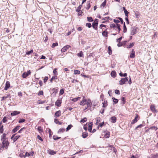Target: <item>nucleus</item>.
<instances>
[{"label":"nucleus","mask_w":158,"mask_h":158,"mask_svg":"<svg viewBox=\"0 0 158 158\" xmlns=\"http://www.w3.org/2000/svg\"><path fill=\"white\" fill-rule=\"evenodd\" d=\"M33 52V49L31 50L30 51H27L26 52V54L27 55H30Z\"/></svg>","instance_id":"35"},{"label":"nucleus","mask_w":158,"mask_h":158,"mask_svg":"<svg viewBox=\"0 0 158 158\" xmlns=\"http://www.w3.org/2000/svg\"><path fill=\"white\" fill-rule=\"evenodd\" d=\"M77 55L78 57H84L83 52L82 51H81L80 53H78L77 54Z\"/></svg>","instance_id":"24"},{"label":"nucleus","mask_w":158,"mask_h":158,"mask_svg":"<svg viewBox=\"0 0 158 158\" xmlns=\"http://www.w3.org/2000/svg\"><path fill=\"white\" fill-rule=\"evenodd\" d=\"M31 72L30 70L28 71L27 72H25L23 74V77L24 78H26L29 75Z\"/></svg>","instance_id":"7"},{"label":"nucleus","mask_w":158,"mask_h":158,"mask_svg":"<svg viewBox=\"0 0 158 158\" xmlns=\"http://www.w3.org/2000/svg\"><path fill=\"white\" fill-rule=\"evenodd\" d=\"M2 121L4 123H5L6 122V121H7L6 118V117H4L2 119Z\"/></svg>","instance_id":"56"},{"label":"nucleus","mask_w":158,"mask_h":158,"mask_svg":"<svg viewBox=\"0 0 158 158\" xmlns=\"http://www.w3.org/2000/svg\"><path fill=\"white\" fill-rule=\"evenodd\" d=\"M10 85L9 82L8 81H7L5 84L4 89L5 90H7L10 87Z\"/></svg>","instance_id":"10"},{"label":"nucleus","mask_w":158,"mask_h":158,"mask_svg":"<svg viewBox=\"0 0 158 158\" xmlns=\"http://www.w3.org/2000/svg\"><path fill=\"white\" fill-rule=\"evenodd\" d=\"M87 20L89 22H92L93 21L92 18L90 17H87Z\"/></svg>","instance_id":"38"},{"label":"nucleus","mask_w":158,"mask_h":158,"mask_svg":"<svg viewBox=\"0 0 158 158\" xmlns=\"http://www.w3.org/2000/svg\"><path fill=\"white\" fill-rule=\"evenodd\" d=\"M110 27H113V28L116 27V25L114 24H111L110 25Z\"/></svg>","instance_id":"57"},{"label":"nucleus","mask_w":158,"mask_h":158,"mask_svg":"<svg viewBox=\"0 0 158 158\" xmlns=\"http://www.w3.org/2000/svg\"><path fill=\"white\" fill-rule=\"evenodd\" d=\"M74 73L75 74H79L80 72L79 70H76L74 71Z\"/></svg>","instance_id":"42"},{"label":"nucleus","mask_w":158,"mask_h":158,"mask_svg":"<svg viewBox=\"0 0 158 158\" xmlns=\"http://www.w3.org/2000/svg\"><path fill=\"white\" fill-rule=\"evenodd\" d=\"M6 134L5 133L3 134L2 136V139L1 141H7L6 139Z\"/></svg>","instance_id":"26"},{"label":"nucleus","mask_w":158,"mask_h":158,"mask_svg":"<svg viewBox=\"0 0 158 158\" xmlns=\"http://www.w3.org/2000/svg\"><path fill=\"white\" fill-rule=\"evenodd\" d=\"M82 135L83 138H85L88 135V134L87 133L83 132Z\"/></svg>","instance_id":"30"},{"label":"nucleus","mask_w":158,"mask_h":158,"mask_svg":"<svg viewBox=\"0 0 158 158\" xmlns=\"http://www.w3.org/2000/svg\"><path fill=\"white\" fill-rule=\"evenodd\" d=\"M111 75L113 77H115L116 76V73L115 71H112L111 73Z\"/></svg>","instance_id":"23"},{"label":"nucleus","mask_w":158,"mask_h":158,"mask_svg":"<svg viewBox=\"0 0 158 158\" xmlns=\"http://www.w3.org/2000/svg\"><path fill=\"white\" fill-rule=\"evenodd\" d=\"M87 120V119L86 118H84L83 119L81 120L80 122L81 123H84L86 122Z\"/></svg>","instance_id":"43"},{"label":"nucleus","mask_w":158,"mask_h":158,"mask_svg":"<svg viewBox=\"0 0 158 158\" xmlns=\"http://www.w3.org/2000/svg\"><path fill=\"white\" fill-rule=\"evenodd\" d=\"M48 77H45L44 80V82H46L47 80H48Z\"/></svg>","instance_id":"55"},{"label":"nucleus","mask_w":158,"mask_h":158,"mask_svg":"<svg viewBox=\"0 0 158 158\" xmlns=\"http://www.w3.org/2000/svg\"><path fill=\"white\" fill-rule=\"evenodd\" d=\"M138 29L137 28H135L134 27L132 28L131 29V35H133L135 34L136 33V29Z\"/></svg>","instance_id":"6"},{"label":"nucleus","mask_w":158,"mask_h":158,"mask_svg":"<svg viewBox=\"0 0 158 158\" xmlns=\"http://www.w3.org/2000/svg\"><path fill=\"white\" fill-rule=\"evenodd\" d=\"M86 26L88 27L89 28H90L91 27V24L90 23H86Z\"/></svg>","instance_id":"47"},{"label":"nucleus","mask_w":158,"mask_h":158,"mask_svg":"<svg viewBox=\"0 0 158 158\" xmlns=\"http://www.w3.org/2000/svg\"><path fill=\"white\" fill-rule=\"evenodd\" d=\"M127 42V41H125L122 42L121 43L120 42H119V43L118 44L117 46L119 47L121 46H124V45H123V43H124V44H126V43Z\"/></svg>","instance_id":"21"},{"label":"nucleus","mask_w":158,"mask_h":158,"mask_svg":"<svg viewBox=\"0 0 158 158\" xmlns=\"http://www.w3.org/2000/svg\"><path fill=\"white\" fill-rule=\"evenodd\" d=\"M90 104H92L91 100L89 99H84L80 103V104L82 106H84L86 104L87 105H88V106H90Z\"/></svg>","instance_id":"2"},{"label":"nucleus","mask_w":158,"mask_h":158,"mask_svg":"<svg viewBox=\"0 0 158 158\" xmlns=\"http://www.w3.org/2000/svg\"><path fill=\"white\" fill-rule=\"evenodd\" d=\"M92 123H90L89 124L88 131L89 132H91L92 131Z\"/></svg>","instance_id":"16"},{"label":"nucleus","mask_w":158,"mask_h":158,"mask_svg":"<svg viewBox=\"0 0 158 158\" xmlns=\"http://www.w3.org/2000/svg\"><path fill=\"white\" fill-rule=\"evenodd\" d=\"M61 101L60 100H57L56 102V105L58 106H61Z\"/></svg>","instance_id":"19"},{"label":"nucleus","mask_w":158,"mask_h":158,"mask_svg":"<svg viewBox=\"0 0 158 158\" xmlns=\"http://www.w3.org/2000/svg\"><path fill=\"white\" fill-rule=\"evenodd\" d=\"M20 126H17L15 127L12 130V133H14L17 131L20 128Z\"/></svg>","instance_id":"14"},{"label":"nucleus","mask_w":158,"mask_h":158,"mask_svg":"<svg viewBox=\"0 0 158 158\" xmlns=\"http://www.w3.org/2000/svg\"><path fill=\"white\" fill-rule=\"evenodd\" d=\"M134 44L135 42H133L131 44H130L129 46H127V48H131L134 46Z\"/></svg>","instance_id":"29"},{"label":"nucleus","mask_w":158,"mask_h":158,"mask_svg":"<svg viewBox=\"0 0 158 158\" xmlns=\"http://www.w3.org/2000/svg\"><path fill=\"white\" fill-rule=\"evenodd\" d=\"M81 98L80 97H78L77 98H74L72 99V101L74 102H76L79 99Z\"/></svg>","instance_id":"40"},{"label":"nucleus","mask_w":158,"mask_h":158,"mask_svg":"<svg viewBox=\"0 0 158 158\" xmlns=\"http://www.w3.org/2000/svg\"><path fill=\"white\" fill-rule=\"evenodd\" d=\"M97 19H96V20L92 23V26L94 28L96 29L97 28V26L98 25V21Z\"/></svg>","instance_id":"8"},{"label":"nucleus","mask_w":158,"mask_h":158,"mask_svg":"<svg viewBox=\"0 0 158 158\" xmlns=\"http://www.w3.org/2000/svg\"><path fill=\"white\" fill-rule=\"evenodd\" d=\"M110 121L112 123H115L116 121V118L114 116L110 118Z\"/></svg>","instance_id":"15"},{"label":"nucleus","mask_w":158,"mask_h":158,"mask_svg":"<svg viewBox=\"0 0 158 158\" xmlns=\"http://www.w3.org/2000/svg\"><path fill=\"white\" fill-rule=\"evenodd\" d=\"M114 22L117 23V24H118V23H119L120 22V21L118 20H117V19H114Z\"/></svg>","instance_id":"60"},{"label":"nucleus","mask_w":158,"mask_h":158,"mask_svg":"<svg viewBox=\"0 0 158 158\" xmlns=\"http://www.w3.org/2000/svg\"><path fill=\"white\" fill-rule=\"evenodd\" d=\"M34 154V152H31L30 153H29L27 152H26L25 153V155L23 156L24 157H26L27 156H33Z\"/></svg>","instance_id":"9"},{"label":"nucleus","mask_w":158,"mask_h":158,"mask_svg":"<svg viewBox=\"0 0 158 158\" xmlns=\"http://www.w3.org/2000/svg\"><path fill=\"white\" fill-rule=\"evenodd\" d=\"M122 38V37H121L118 39H117V41L118 42H120V41L121 40Z\"/></svg>","instance_id":"61"},{"label":"nucleus","mask_w":158,"mask_h":158,"mask_svg":"<svg viewBox=\"0 0 158 158\" xmlns=\"http://www.w3.org/2000/svg\"><path fill=\"white\" fill-rule=\"evenodd\" d=\"M70 47V46L69 45H67L64 46V47H63L61 49V52H64L67 51V49H68Z\"/></svg>","instance_id":"5"},{"label":"nucleus","mask_w":158,"mask_h":158,"mask_svg":"<svg viewBox=\"0 0 158 158\" xmlns=\"http://www.w3.org/2000/svg\"><path fill=\"white\" fill-rule=\"evenodd\" d=\"M37 129L39 131H42V128L40 126L38 127Z\"/></svg>","instance_id":"63"},{"label":"nucleus","mask_w":158,"mask_h":158,"mask_svg":"<svg viewBox=\"0 0 158 158\" xmlns=\"http://www.w3.org/2000/svg\"><path fill=\"white\" fill-rule=\"evenodd\" d=\"M135 57V52L134 49H132L131 51V53H130V57L131 58H134Z\"/></svg>","instance_id":"11"},{"label":"nucleus","mask_w":158,"mask_h":158,"mask_svg":"<svg viewBox=\"0 0 158 158\" xmlns=\"http://www.w3.org/2000/svg\"><path fill=\"white\" fill-rule=\"evenodd\" d=\"M60 138V137H57L55 136H53V139L55 140H57Z\"/></svg>","instance_id":"49"},{"label":"nucleus","mask_w":158,"mask_h":158,"mask_svg":"<svg viewBox=\"0 0 158 158\" xmlns=\"http://www.w3.org/2000/svg\"><path fill=\"white\" fill-rule=\"evenodd\" d=\"M112 99L113 100V101L115 104H116L118 103V100L117 99L115 98H112Z\"/></svg>","instance_id":"34"},{"label":"nucleus","mask_w":158,"mask_h":158,"mask_svg":"<svg viewBox=\"0 0 158 158\" xmlns=\"http://www.w3.org/2000/svg\"><path fill=\"white\" fill-rule=\"evenodd\" d=\"M44 93L43 91H39L38 93V95H43Z\"/></svg>","instance_id":"53"},{"label":"nucleus","mask_w":158,"mask_h":158,"mask_svg":"<svg viewBox=\"0 0 158 158\" xmlns=\"http://www.w3.org/2000/svg\"><path fill=\"white\" fill-rule=\"evenodd\" d=\"M52 79L53 80L56 79L57 78V77L55 75L52 77Z\"/></svg>","instance_id":"64"},{"label":"nucleus","mask_w":158,"mask_h":158,"mask_svg":"<svg viewBox=\"0 0 158 158\" xmlns=\"http://www.w3.org/2000/svg\"><path fill=\"white\" fill-rule=\"evenodd\" d=\"M108 32L107 31H106V30H105L104 31L102 32V35L104 36H106V37H107L108 36Z\"/></svg>","instance_id":"20"},{"label":"nucleus","mask_w":158,"mask_h":158,"mask_svg":"<svg viewBox=\"0 0 158 158\" xmlns=\"http://www.w3.org/2000/svg\"><path fill=\"white\" fill-rule=\"evenodd\" d=\"M108 53L110 55L112 53V51L111 50V48L110 46H109L108 47Z\"/></svg>","instance_id":"31"},{"label":"nucleus","mask_w":158,"mask_h":158,"mask_svg":"<svg viewBox=\"0 0 158 158\" xmlns=\"http://www.w3.org/2000/svg\"><path fill=\"white\" fill-rule=\"evenodd\" d=\"M138 115H136L135 117V118L132 120L131 123L132 124H133L136 123L137 121V118H138Z\"/></svg>","instance_id":"17"},{"label":"nucleus","mask_w":158,"mask_h":158,"mask_svg":"<svg viewBox=\"0 0 158 158\" xmlns=\"http://www.w3.org/2000/svg\"><path fill=\"white\" fill-rule=\"evenodd\" d=\"M115 93L116 94H120V92L119 90L116 89L115 91Z\"/></svg>","instance_id":"59"},{"label":"nucleus","mask_w":158,"mask_h":158,"mask_svg":"<svg viewBox=\"0 0 158 158\" xmlns=\"http://www.w3.org/2000/svg\"><path fill=\"white\" fill-rule=\"evenodd\" d=\"M106 25L102 24L100 25L99 27L101 29H102L103 27H106Z\"/></svg>","instance_id":"62"},{"label":"nucleus","mask_w":158,"mask_h":158,"mask_svg":"<svg viewBox=\"0 0 158 158\" xmlns=\"http://www.w3.org/2000/svg\"><path fill=\"white\" fill-rule=\"evenodd\" d=\"M61 114V111L60 110H59L56 111L55 114V118H57V117H59Z\"/></svg>","instance_id":"13"},{"label":"nucleus","mask_w":158,"mask_h":158,"mask_svg":"<svg viewBox=\"0 0 158 158\" xmlns=\"http://www.w3.org/2000/svg\"><path fill=\"white\" fill-rule=\"evenodd\" d=\"M150 129L152 130H154L155 131L157 129V127L155 126H153L151 127L150 128Z\"/></svg>","instance_id":"44"},{"label":"nucleus","mask_w":158,"mask_h":158,"mask_svg":"<svg viewBox=\"0 0 158 158\" xmlns=\"http://www.w3.org/2000/svg\"><path fill=\"white\" fill-rule=\"evenodd\" d=\"M121 100L122 101H123V104H124L125 102V98L123 97H122L121 98Z\"/></svg>","instance_id":"54"},{"label":"nucleus","mask_w":158,"mask_h":158,"mask_svg":"<svg viewBox=\"0 0 158 158\" xmlns=\"http://www.w3.org/2000/svg\"><path fill=\"white\" fill-rule=\"evenodd\" d=\"M103 107H105L107 106V102L106 101H104L103 102H102Z\"/></svg>","instance_id":"33"},{"label":"nucleus","mask_w":158,"mask_h":158,"mask_svg":"<svg viewBox=\"0 0 158 158\" xmlns=\"http://www.w3.org/2000/svg\"><path fill=\"white\" fill-rule=\"evenodd\" d=\"M117 26L118 29V32L119 33L121 30V29L120 28V25L118 24H117Z\"/></svg>","instance_id":"50"},{"label":"nucleus","mask_w":158,"mask_h":158,"mask_svg":"<svg viewBox=\"0 0 158 158\" xmlns=\"http://www.w3.org/2000/svg\"><path fill=\"white\" fill-rule=\"evenodd\" d=\"M10 95H7L6 96H4L2 98V99H1V101L4 100L6 99V98L8 97V96H9Z\"/></svg>","instance_id":"45"},{"label":"nucleus","mask_w":158,"mask_h":158,"mask_svg":"<svg viewBox=\"0 0 158 158\" xmlns=\"http://www.w3.org/2000/svg\"><path fill=\"white\" fill-rule=\"evenodd\" d=\"M128 81V78L127 77L122 78L119 81V84L121 85H122L124 84L126 82H127Z\"/></svg>","instance_id":"3"},{"label":"nucleus","mask_w":158,"mask_h":158,"mask_svg":"<svg viewBox=\"0 0 158 158\" xmlns=\"http://www.w3.org/2000/svg\"><path fill=\"white\" fill-rule=\"evenodd\" d=\"M49 153L52 155H54L56 154V152L52 150H50L49 151Z\"/></svg>","instance_id":"27"},{"label":"nucleus","mask_w":158,"mask_h":158,"mask_svg":"<svg viewBox=\"0 0 158 158\" xmlns=\"http://www.w3.org/2000/svg\"><path fill=\"white\" fill-rule=\"evenodd\" d=\"M20 113V112L18 111H14L11 113V116H15L19 114Z\"/></svg>","instance_id":"12"},{"label":"nucleus","mask_w":158,"mask_h":158,"mask_svg":"<svg viewBox=\"0 0 158 158\" xmlns=\"http://www.w3.org/2000/svg\"><path fill=\"white\" fill-rule=\"evenodd\" d=\"M37 139L40 140V141H43L41 137L39 135H38L37 136Z\"/></svg>","instance_id":"58"},{"label":"nucleus","mask_w":158,"mask_h":158,"mask_svg":"<svg viewBox=\"0 0 158 158\" xmlns=\"http://www.w3.org/2000/svg\"><path fill=\"white\" fill-rule=\"evenodd\" d=\"M110 132L108 131H107L106 132L105 134L104 135V137L105 138H108L110 137Z\"/></svg>","instance_id":"25"},{"label":"nucleus","mask_w":158,"mask_h":158,"mask_svg":"<svg viewBox=\"0 0 158 158\" xmlns=\"http://www.w3.org/2000/svg\"><path fill=\"white\" fill-rule=\"evenodd\" d=\"M72 127V125L71 124L69 125L66 128V131H68L69 130H70Z\"/></svg>","instance_id":"36"},{"label":"nucleus","mask_w":158,"mask_h":158,"mask_svg":"<svg viewBox=\"0 0 158 158\" xmlns=\"http://www.w3.org/2000/svg\"><path fill=\"white\" fill-rule=\"evenodd\" d=\"M58 45V44L57 43H54L52 44V45L51 47L52 48H53L55 47H56V46H57Z\"/></svg>","instance_id":"46"},{"label":"nucleus","mask_w":158,"mask_h":158,"mask_svg":"<svg viewBox=\"0 0 158 158\" xmlns=\"http://www.w3.org/2000/svg\"><path fill=\"white\" fill-rule=\"evenodd\" d=\"M82 7V5H81L79 6L76 9V11L78 12H79L80 11H81V10H80L81 9V8Z\"/></svg>","instance_id":"32"},{"label":"nucleus","mask_w":158,"mask_h":158,"mask_svg":"<svg viewBox=\"0 0 158 158\" xmlns=\"http://www.w3.org/2000/svg\"><path fill=\"white\" fill-rule=\"evenodd\" d=\"M53 73H54V75L56 76L57 75V72L56 71V69H54L53 70Z\"/></svg>","instance_id":"41"},{"label":"nucleus","mask_w":158,"mask_h":158,"mask_svg":"<svg viewBox=\"0 0 158 158\" xmlns=\"http://www.w3.org/2000/svg\"><path fill=\"white\" fill-rule=\"evenodd\" d=\"M3 126L2 125V123H0V132L1 133L3 132Z\"/></svg>","instance_id":"28"},{"label":"nucleus","mask_w":158,"mask_h":158,"mask_svg":"<svg viewBox=\"0 0 158 158\" xmlns=\"http://www.w3.org/2000/svg\"><path fill=\"white\" fill-rule=\"evenodd\" d=\"M123 10L124 11V12L125 14L126 17H128V14L129 13V12L126 9L125 7H123Z\"/></svg>","instance_id":"18"},{"label":"nucleus","mask_w":158,"mask_h":158,"mask_svg":"<svg viewBox=\"0 0 158 158\" xmlns=\"http://www.w3.org/2000/svg\"><path fill=\"white\" fill-rule=\"evenodd\" d=\"M150 109L154 113H156L158 112L157 110L156 109L154 105H151L150 106Z\"/></svg>","instance_id":"4"},{"label":"nucleus","mask_w":158,"mask_h":158,"mask_svg":"<svg viewBox=\"0 0 158 158\" xmlns=\"http://www.w3.org/2000/svg\"><path fill=\"white\" fill-rule=\"evenodd\" d=\"M20 135H17L15 136L13 140L14 142H15L16 141L17 139L20 137Z\"/></svg>","instance_id":"39"},{"label":"nucleus","mask_w":158,"mask_h":158,"mask_svg":"<svg viewBox=\"0 0 158 158\" xmlns=\"http://www.w3.org/2000/svg\"><path fill=\"white\" fill-rule=\"evenodd\" d=\"M65 129L64 128H60L58 131V133L60 134L65 131Z\"/></svg>","instance_id":"22"},{"label":"nucleus","mask_w":158,"mask_h":158,"mask_svg":"<svg viewBox=\"0 0 158 158\" xmlns=\"http://www.w3.org/2000/svg\"><path fill=\"white\" fill-rule=\"evenodd\" d=\"M106 4V2L105 1H104L101 5V6H103L104 7Z\"/></svg>","instance_id":"51"},{"label":"nucleus","mask_w":158,"mask_h":158,"mask_svg":"<svg viewBox=\"0 0 158 158\" xmlns=\"http://www.w3.org/2000/svg\"><path fill=\"white\" fill-rule=\"evenodd\" d=\"M2 143L0 144V150H2L4 148L6 149H7L9 145V142L8 141H2Z\"/></svg>","instance_id":"1"},{"label":"nucleus","mask_w":158,"mask_h":158,"mask_svg":"<svg viewBox=\"0 0 158 158\" xmlns=\"http://www.w3.org/2000/svg\"><path fill=\"white\" fill-rule=\"evenodd\" d=\"M127 28L126 26L125 25V22L124 23V26H123V32L125 33L127 31Z\"/></svg>","instance_id":"37"},{"label":"nucleus","mask_w":158,"mask_h":158,"mask_svg":"<svg viewBox=\"0 0 158 158\" xmlns=\"http://www.w3.org/2000/svg\"><path fill=\"white\" fill-rule=\"evenodd\" d=\"M64 92V90L63 89H61L60 91V95H62Z\"/></svg>","instance_id":"48"},{"label":"nucleus","mask_w":158,"mask_h":158,"mask_svg":"<svg viewBox=\"0 0 158 158\" xmlns=\"http://www.w3.org/2000/svg\"><path fill=\"white\" fill-rule=\"evenodd\" d=\"M25 121V119H21L19 121V123H23Z\"/></svg>","instance_id":"52"}]
</instances>
